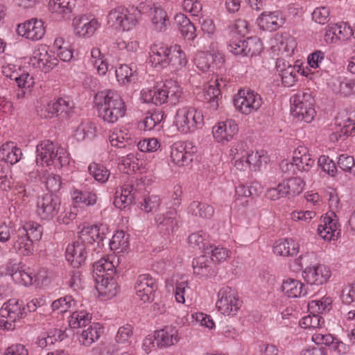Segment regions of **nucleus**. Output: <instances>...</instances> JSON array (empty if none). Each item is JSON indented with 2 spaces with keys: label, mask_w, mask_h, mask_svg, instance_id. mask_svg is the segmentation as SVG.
Returning <instances> with one entry per match:
<instances>
[{
  "label": "nucleus",
  "mask_w": 355,
  "mask_h": 355,
  "mask_svg": "<svg viewBox=\"0 0 355 355\" xmlns=\"http://www.w3.org/2000/svg\"><path fill=\"white\" fill-rule=\"evenodd\" d=\"M163 85L167 95V100H169L172 104L178 103L182 91L178 83L173 80H168Z\"/></svg>",
  "instance_id": "obj_55"
},
{
  "label": "nucleus",
  "mask_w": 355,
  "mask_h": 355,
  "mask_svg": "<svg viewBox=\"0 0 355 355\" xmlns=\"http://www.w3.org/2000/svg\"><path fill=\"white\" fill-rule=\"evenodd\" d=\"M139 16V12L135 8L118 6L109 12L107 17L109 22L123 31H128L137 25Z\"/></svg>",
  "instance_id": "obj_6"
},
{
  "label": "nucleus",
  "mask_w": 355,
  "mask_h": 355,
  "mask_svg": "<svg viewBox=\"0 0 355 355\" xmlns=\"http://www.w3.org/2000/svg\"><path fill=\"white\" fill-rule=\"evenodd\" d=\"M273 252L279 256H293L299 252V244L293 239H280L273 245Z\"/></svg>",
  "instance_id": "obj_41"
},
{
  "label": "nucleus",
  "mask_w": 355,
  "mask_h": 355,
  "mask_svg": "<svg viewBox=\"0 0 355 355\" xmlns=\"http://www.w3.org/2000/svg\"><path fill=\"white\" fill-rule=\"evenodd\" d=\"M22 151L14 142L8 141L0 147V160L11 165L19 162L22 157Z\"/></svg>",
  "instance_id": "obj_34"
},
{
  "label": "nucleus",
  "mask_w": 355,
  "mask_h": 355,
  "mask_svg": "<svg viewBox=\"0 0 355 355\" xmlns=\"http://www.w3.org/2000/svg\"><path fill=\"white\" fill-rule=\"evenodd\" d=\"M333 300L329 296H324L320 300H313L309 302L308 309L311 313L320 314L327 313L332 309Z\"/></svg>",
  "instance_id": "obj_47"
},
{
  "label": "nucleus",
  "mask_w": 355,
  "mask_h": 355,
  "mask_svg": "<svg viewBox=\"0 0 355 355\" xmlns=\"http://www.w3.org/2000/svg\"><path fill=\"white\" fill-rule=\"evenodd\" d=\"M31 62L35 67L44 72H48L58 65V60L54 52L49 51L46 45H40L34 50Z\"/></svg>",
  "instance_id": "obj_14"
},
{
  "label": "nucleus",
  "mask_w": 355,
  "mask_h": 355,
  "mask_svg": "<svg viewBox=\"0 0 355 355\" xmlns=\"http://www.w3.org/2000/svg\"><path fill=\"white\" fill-rule=\"evenodd\" d=\"M109 141L113 147L119 148H125L132 144V134L124 126L116 127L110 131Z\"/></svg>",
  "instance_id": "obj_35"
},
{
  "label": "nucleus",
  "mask_w": 355,
  "mask_h": 355,
  "mask_svg": "<svg viewBox=\"0 0 355 355\" xmlns=\"http://www.w3.org/2000/svg\"><path fill=\"white\" fill-rule=\"evenodd\" d=\"M71 198L76 204L91 206L96 204V194L92 191H82L77 189L71 193Z\"/></svg>",
  "instance_id": "obj_53"
},
{
  "label": "nucleus",
  "mask_w": 355,
  "mask_h": 355,
  "mask_svg": "<svg viewBox=\"0 0 355 355\" xmlns=\"http://www.w3.org/2000/svg\"><path fill=\"white\" fill-rule=\"evenodd\" d=\"M93 103L98 117L109 124L118 122L127 112L124 100L116 91L112 89L98 92L94 95Z\"/></svg>",
  "instance_id": "obj_1"
},
{
  "label": "nucleus",
  "mask_w": 355,
  "mask_h": 355,
  "mask_svg": "<svg viewBox=\"0 0 355 355\" xmlns=\"http://www.w3.org/2000/svg\"><path fill=\"white\" fill-rule=\"evenodd\" d=\"M103 333V328L98 322H94L87 329L83 330L80 336V342L85 346H89L96 341Z\"/></svg>",
  "instance_id": "obj_42"
},
{
  "label": "nucleus",
  "mask_w": 355,
  "mask_h": 355,
  "mask_svg": "<svg viewBox=\"0 0 355 355\" xmlns=\"http://www.w3.org/2000/svg\"><path fill=\"white\" fill-rule=\"evenodd\" d=\"M282 290L285 295L291 298L301 297L306 295L305 285L301 281L292 278L284 280Z\"/></svg>",
  "instance_id": "obj_38"
},
{
  "label": "nucleus",
  "mask_w": 355,
  "mask_h": 355,
  "mask_svg": "<svg viewBox=\"0 0 355 355\" xmlns=\"http://www.w3.org/2000/svg\"><path fill=\"white\" fill-rule=\"evenodd\" d=\"M174 123L181 133L194 132L203 126L204 116L201 110L194 107H182L176 111Z\"/></svg>",
  "instance_id": "obj_4"
},
{
  "label": "nucleus",
  "mask_w": 355,
  "mask_h": 355,
  "mask_svg": "<svg viewBox=\"0 0 355 355\" xmlns=\"http://www.w3.org/2000/svg\"><path fill=\"white\" fill-rule=\"evenodd\" d=\"M217 44L211 43L209 52H199L195 58V64L197 68L202 72H207L209 70L214 72L216 66L223 62L224 59L222 54L215 49Z\"/></svg>",
  "instance_id": "obj_11"
},
{
  "label": "nucleus",
  "mask_w": 355,
  "mask_h": 355,
  "mask_svg": "<svg viewBox=\"0 0 355 355\" xmlns=\"http://www.w3.org/2000/svg\"><path fill=\"white\" fill-rule=\"evenodd\" d=\"M193 272L200 277H214L217 274L216 267L210 257L206 255L200 256L193 260Z\"/></svg>",
  "instance_id": "obj_31"
},
{
  "label": "nucleus",
  "mask_w": 355,
  "mask_h": 355,
  "mask_svg": "<svg viewBox=\"0 0 355 355\" xmlns=\"http://www.w3.org/2000/svg\"><path fill=\"white\" fill-rule=\"evenodd\" d=\"M291 112L296 114H302V107L304 105L314 106V98L311 92L307 90L306 92H299L292 96L291 98Z\"/></svg>",
  "instance_id": "obj_40"
},
{
  "label": "nucleus",
  "mask_w": 355,
  "mask_h": 355,
  "mask_svg": "<svg viewBox=\"0 0 355 355\" xmlns=\"http://www.w3.org/2000/svg\"><path fill=\"white\" fill-rule=\"evenodd\" d=\"M339 225L337 220L329 216H325L321 219L318 227V234L325 241H331L340 234Z\"/></svg>",
  "instance_id": "obj_33"
},
{
  "label": "nucleus",
  "mask_w": 355,
  "mask_h": 355,
  "mask_svg": "<svg viewBox=\"0 0 355 355\" xmlns=\"http://www.w3.org/2000/svg\"><path fill=\"white\" fill-rule=\"evenodd\" d=\"M354 88V80L346 78L337 79L333 83L334 92L343 97L353 94L355 92Z\"/></svg>",
  "instance_id": "obj_49"
},
{
  "label": "nucleus",
  "mask_w": 355,
  "mask_h": 355,
  "mask_svg": "<svg viewBox=\"0 0 355 355\" xmlns=\"http://www.w3.org/2000/svg\"><path fill=\"white\" fill-rule=\"evenodd\" d=\"M108 231L106 225L101 224L99 225H83L78 232V241L87 245H92L96 242L98 246L101 241L105 238V235Z\"/></svg>",
  "instance_id": "obj_16"
},
{
  "label": "nucleus",
  "mask_w": 355,
  "mask_h": 355,
  "mask_svg": "<svg viewBox=\"0 0 355 355\" xmlns=\"http://www.w3.org/2000/svg\"><path fill=\"white\" fill-rule=\"evenodd\" d=\"M157 229L164 234H170L178 227V213L175 207L164 211H159L154 217Z\"/></svg>",
  "instance_id": "obj_15"
},
{
  "label": "nucleus",
  "mask_w": 355,
  "mask_h": 355,
  "mask_svg": "<svg viewBox=\"0 0 355 355\" xmlns=\"http://www.w3.org/2000/svg\"><path fill=\"white\" fill-rule=\"evenodd\" d=\"M86 245L76 240L69 244L66 249V259L73 268H78L87 257Z\"/></svg>",
  "instance_id": "obj_24"
},
{
  "label": "nucleus",
  "mask_w": 355,
  "mask_h": 355,
  "mask_svg": "<svg viewBox=\"0 0 355 355\" xmlns=\"http://www.w3.org/2000/svg\"><path fill=\"white\" fill-rule=\"evenodd\" d=\"M209 250H206V253L211 254V260L212 263L216 262L220 263L224 262L230 257V251L220 245H209Z\"/></svg>",
  "instance_id": "obj_59"
},
{
  "label": "nucleus",
  "mask_w": 355,
  "mask_h": 355,
  "mask_svg": "<svg viewBox=\"0 0 355 355\" xmlns=\"http://www.w3.org/2000/svg\"><path fill=\"white\" fill-rule=\"evenodd\" d=\"M262 104L263 100L261 96L250 89H239L234 97L236 110L245 115L257 112Z\"/></svg>",
  "instance_id": "obj_7"
},
{
  "label": "nucleus",
  "mask_w": 355,
  "mask_h": 355,
  "mask_svg": "<svg viewBox=\"0 0 355 355\" xmlns=\"http://www.w3.org/2000/svg\"><path fill=\"white\" fill-rule=\"evenodd\" d=\"M148 16L153 29L157 32L165 31L170 25L166 11L159 5L150 8Z\"/></svg>",
  "instance_id": "obj_26"
},
{
  "label": "nucleus",
  "mask_w": 355,
  "mask_h": 355,
  "mask_svg": "<svg viewBox=\"0 0 355 355\" xmlns=\"http://www.w3.org/2000/svg\"><path fill=\"white\" fill-rule=\"evenodd\" d=\"M24 230L20 232L16 231V236L13 239L12 248L20 255L28 256L34 251L33 241L28 236L24 234Z\"/></svg>",
  "instance_id": "obj_36"
},
{
  "label": "nucleus",
  "mask_w": 355,
  "mask_h": 355,
  "mask_svg": "<svg viewBox=\"0 0 355 355\" xmlns=\"http://www.w3.org/2000/svg\"><path fill=\"white\" fill-rule=\"evenodd\" d=\"M140 98L143 102L155 105H161L167 102V95L164 85L143 89Z\"/></svg>",
  "instance_id": "obj_32"
},
{
  "label": "nucleus",
  "mask_w": 355,
  "mask_h": 355,
  "mask_svg": "<svg viewBox=\"0 0 355 355\" xmlns=\"http://www.w3.org/2000/svg\"><path fill=\"white\" fill-rule=\"evenodd\" d=\"M238 132V125L233 119L220 121L212 128L214 141L223 144L231 141Z\"/></svg>",
  "instance_id": "obj_18"
},
{
  "label": "nucleus",
  "mask_w": 355,
  "mask_h": 355,
  "mask_svg": "<svg viewBox=\"0 0 355 355\" xmlns=\"http://www.w3.org/2000/svg\"><path fill=\"white\" fill-rule=\"evenodd\" d=\"M154 335L156 338V345L160 349L175 345L180 340L178 329L172 326H167L156 331Z\"/></svg>",
  "instance_id": "obj_27"
},
{
  "label": "nucleus",
  "mask_w": 355,
  "mask_h": 355,
  "mask_svg": "<svg viewBox=\"0 0 355 355\" xmlns=\"http://www.w3.org/2000/svg\"><path fill=\"white\" fill-rule=\"evenodd\" d=\"M276 70L281 78L282 84L286 87L294 85L297 80L300 65L297 62L295 64H291L284 59L278 58L276 61Z\"/></svg>",
  "instance_id": "obj_17"
},
{
  "label": "nucleus",
  "mask_w": 355,
  "mask_h": 355,
  "mask_svg": "<svg viewBox=\"0 0 355 355\" xmlns=\"http://www.w3.org/2000/svg\"><path fill=\"white\" fill-rule=\"evenodd\" d=\"M60 205V200L57 196L44 194L37 198L36 213L42 220H51L59 213Z\"/></svg>",
  "instance_id": "obj_9"
},
{
  "label": "nucleus",
  "mask_w": 355,
  "mask_h": 355,
  "mask_svg": "<svg viewBox=\"0 0 355 355\" xmlns=\"http://www.w3.org/2000/svg\"><path fill=\"white\" fill-rule=\"evenodd\" d=\"M112 259L110 257H103L93 266L96 288L100 295L107 298L115 296L118 291V285L113 278L116 269Z\"/></svg>",
  "instance_id": "obj_2"
},
{
  "label": "nucleus",
  "mask_w": 355,
  "mask_h": 355,
  "mask_svg": "<svg viewBox=\"0 0 355 355\" xmlns=\"http://www.w3.org/2000/svg\"><path fill=\"white\" fill-rule=\"evenodd\" d=\"M75 306L76 302L73 297L70 295H67L54 300L51 304V308L53 311L62 313L71 311Z\"/></svg>",
  "instance_id": "obj_61"
},
{
  "label": "nucleus",
  "mask_w": 355,
  "mask_h": 355,
  "mask_svg": "<svg viewBox=\"0 0 355 355\" xmlns=\"http://www.w3.org/2000/svg\"><path fill=\"white\" fill-rule=\"evenodd\" d=\"M171 51L169 64H171L175 70L182 69L187 63L185 53L182 50L181 46L178 44L171 46Z\"/></svg>",
  "instance_id": "obj_50"
},
{
  "label": "nucleus",
  "mask_w": 355,
  "mask_h": 355,
  "mask_svg": "<svg viewBox=\"0 0 355 355\" xmlns=\"http://www.w3.org/2000/svg\"><path fill=\"white\" fill-rule=\"evenodd\" d=\"M302 277L307 284L320 286L329 280L331 277V271L330 268L324 264L310 263L303 270Z\"/></svg>",
  "instance_id": "obj_10"
},
{
  "label": "nucleus",
  "mask_w": 355,
  "mask_h": 355,
  "mask_svg": "<svg viewBox=\"0 0 355 355\" xmlns=\"http://www.w3.org/2000/svg\"><path fill=\"white\" fill-rule=\"evenodd\" d=\"M112 250L122 252L126 251L129 246L128 235L123 231H117L109 243Z\"/></svg>",
  "instance_id": "obj_52"
},
{
  "label": "nucleus",
  "mask_w": 355,
  "mask_h": 355,
  "mask_svg": "<svg viewBox=\"0 0 355 355\" xmlns=\"http://www.w3.org/2000/svg\"><path fill=\"white\" fill-rule=\"evenodd\" d=\"M70 157L64 148L50 140H44L37 146L36 163L38 166L62 168L69 164Z\"/></svg>",
  "instance_id": "obj_3"
},
{
  "label": "nucleus",
  "mask_w": 355,
  "mask_h": 355,
  "mask_svg": "<svg viewBox=\"0 0 355 355\" xmlns=\"http://www.w3.org/2000/svg\"><path fill=\"white\" fill-rule=\"evenodd\" d=\"M42 181L45 184L46 189L50 192H57L61 189V178L53 173H44L42 178Z\"/></svg>",
  "instance_id": "obj_63"
},
{
  "label": "nucleus",
  "mask_w": 355,
  "mask_h": 355,
  "mask_svg": "<svg viewBox=\"0 0 355 355\" xmlns=\"http://www.w3.org/2000/svg\"><path fill=\"white\" fill-rule=\"evenodd\" d=\"M2 73L6 78L14 80L21 89H31L34 84V78L28 73L24 72L19 67L8 64L2 67Z\"/></svg>",
  "instance_id": "obj_19"
},
{
  "label": "nucleus",
  "mask_w": 355,
  "mask_h": 355,
  "mask_svg": "<svg viewBox=\"0 0 355 355\" xmlns=\"http://www.w3.org/2000/svg\"><path fill=\"white\" fill-rule=\"evenodd\" d=\"M49 5L53 13L64 17L71 12L75 7L76 0H51Z\"/></svg>",
  "instance_id": "obj_48"
},
{
  "label": "nucleus",
  "mask_w": 355,
  "mask_h": 355,
  "mask_svg": "<svg viewBox=\"0 0 355 355\" xmlns=\"http://www.w3.org/2000/svg\"><path fill=\"white\" fill-rule=\"evenodd\" d=\"M17 33L31 41L41 40L45 34L44 22L37 19H31L17 26Z\"/></svg>",
  "instance_id": "obj_20"
},
{
  "label": "nucleus",
  "mask_w": 355,
  "mask_h": 355,
  "mask_svg": "<svg viewBox=\"0 0 355 355\" xmlns=\"http://www.w3.org/2000/svg\"><path fill=\"white\" fill-rule=\"evenodd\" d=\"M6 270V275H10L16 284L25 286H31L35 282H42L46 277L45 270H41L35 275L32 268L15 260L8 263Z\"/></svg>",
  "instance_id": "obj_5"
},
{
  "label": "nucleus",
  "mask_w": 355,
  "mask_h": 355,
  "mask_svg": "<svg viewBox=\"0 0 355 355\" xmlns=\"http://www.w3.org/2000/svg\"><path fill=\"white\" fill-rule=\"evenodd\" d=\"M96 126L90 121H83L76 129L73 133L74 138L78 141H82L86 139H92L95 137Z\"/></svg>",
  "instance_id": "obj_44"
},
{
  "label": "nucleus",
  "mask_w": 355,
  "mask_h": 355,
  "mask_svg": "<svg viewBox=\"0 0 355 355\" xmlns=\"http://www.w3.org/2000/svg\"><path fill=\"white\" fill-rule=\"evenodd\" d=\"M135 289L137 297L144 303L151 302L155 298L157 289V282L148 274L140 275L135 282Z\"/></svg>",
  "instance_id": "obj_12"
},
{
  "label": "nucleus",
  "mask_w": 355,
  "mask_h": 355,
  "mask_svg": "<svg viewBox=\"0 0 355 355\" xmlns=\"http://www.w3.org/2000/svg\"><path fill=\"white\" fill-rule=\"evenodd\" d=\"M242 302L237 293L229 286L221 288L218 293L216 307L225 315H234L241 306Z\"/></svg>",
  "instance_id": "obj_8"
},
{
  "label": "nucleus",
  "mask_w": 355,
  "mask_h": 355,
  "mask_svg": "<svg viewBox=\"0 0 355 355\" xmlns=\"http://www.w3.org/2000/svg\"><path fill=\"white\" fill-rule=\"evenodd\" d=\"M88 171L94 180L101 183L106 182L110 176V171L101 164L91 163L88 166Z\"/></svg>",
  "instance_id": "obj_54"
},
{
  "label": "nucleus",
  "mask_w": 355,
  "mask_h": 355,
  "mask_svg": "<svg viewBox=\"0 0 355 355\" xmlns=\"http://www.w3.org/2000/svg\"><path fill=\"white\" fill-rule=\"evenodd\" d=\"M355 36V29L347 23L334 24L328 26L324 34V40L327 44H335Z\"/></svg>",
  "instance_id": "obj_21"
},
{
  "label": "nucleus",
  "mask_w": 355,
  "mask_h": 355,
  "mask_svg": "<svg viewBox=\"0 0 355 355\" xmlns=\"http://www.w3.org/2000/svg\"><path fill=\"white\" fill-rule=\"evenodd\" d=\"M324 320L321 315L318 314L308 315L300 320V325L302 328L308 329H317L320 331L324 327Z\"/></svg>",
  "instance_id": "obj_57"
},
{
  "label": "nucleus",
  "mask_w": 355,
  "mask_h": 355,
  "mask_svg": "<svg viewBox=\"0 0 355 355\" xmlns=\"http://www.w3.org/2000/svg\"><path fill=\"white\" fill-rule=\"evenodd\" d=\"M189 214L202 218H211L214 213V207L205 202L193 201L188 207Z\"/></svg>",
  "instance_id": "obj_45"
},
{
  "label": "nucleus",
  "mask_w": 355,
  "mask_h": 355,
  "mask_svg": "<svg viewBox=\"0 0 355 355\" xmlns=\"http://www.w3.org/2000/svg\"><path fill=\"white\" fill-rule=\"evenodd\" d=\"M117 81L121 85H126L134 82L137 77L135 64H121L115 71Z\"/></svg>",
  "instance_id": "obj_43"
},
{
  "label": "nucleus",
  "mask_w": 355,
  "mask_h": 355,
  "mask_svg": "<svg viewBox=\"0 0 355 355\" xmlns=\"http://www.w3.org/2000/svg\"><path fill=\"white\" fill-rule=\"evenodd\" d=\"M175 20L178 24L179 30L184 38L193 40L196 37V28L189 18L183 14H179L176 15Z\"/></svg>",
  "instance_id": "obj_46"
},
{
  "label": "nucleus",
  "mask_w": 355,
  "mask_h": 355,
  "mask_svg": "<svg viewBox=\"0 0 355 355\" xmlns=\"http://www.w3.org/2000/svg\"><path fill=\"white\" fill-rule=\"evenodd\" d=\"M25 309L22 302L10 299L3 303L0 309V316L9 320L13 324L25 316Z\"/></svg>",
  "instance_id": "obj_23"
},
{
  "label": "nucleus",
  "mask_w": 355,
  "mask_h": 355,
  "mask_svg": "<svg viewBox=\"0 0 355 355\" xmlns=\"http://www.w3.org/2000/svg\"><path fill=\"white\" fill-rule=\"evenodd\" d=\"M258 25L265 31H274L284 23V19L279 10L263 12L257 19Z\"/></svg>",
  "instance_id": "obj_25"
},
{
  "label": "nucleus",
  "mask_w": 355,
  "mask_h": 355,
  "mask_svg": "<svg viewBox=\"0 0 355 355\" xmlns=\"http://www.w3.org/2000/svg\"><path fill=\"white\" fill-rule=\"evenodd\" d=\"M135 189L133 185L125 184L115 192L114 205L119 209H124L130 205L134 199Z\"/></svg>",
  "instance_id": "obj_37"
},
{
  "label": "nucleus",
  "mask_w": 355,
  "mask_h": 355,
  "mask_svg": "<svg viewBox=\"0 0 355 355\" xmlns=\"http://www.w3.org/2000/svg\"><path fill=\"white\" fill-rule=\"evenodd\" d=\"M196 147L191 143L178 141L171 147V160L178 166L188 165L192 162Z\"/></svg>",
  "instance_id": "obj_13"
},
{
  "label": "nucleus",
  "mask_w": 355,
  "mask_h": 355,
  "mask_svg": "<svg viewBox=\"0 0 355 355\" xmlns=\"http://www.w3.org/2000/svg\"><path fill=\"white\" fill-rule=\"evenodd\" d=\"M42 227L33 221L25 223L17 230L21 232L24 230V234L28 236L31 241H38L42 238Z\"/></svg>",
  "instance_id": "obj_58"
},
{
  "label": "nucleus",
  "mask_w": 355,
  "mask_h": 355,
  "mask_svg": "<svg viewBox=\"0 0 355 355\" xmlns=\"http://www.w3.org/2000/svg\"><path fill=\"white\" fill-rule=\"evenodd\" d=\"M208 235L203 231H199L190 234L188 237V243L190 247L194 249L202 250L204 252L209 250L210 244L207 243Z\"/></svg>",
  "instance_id": "obj_56"
},
{
  "label": "nucleus",
  "mask_w": 355,
  "mask_h": 355,
  "mask_svg": "<svg viewBox=\"0 0 355 355\" xmlns=\"http://www.w3.org/2000/svg\"><path fill=\"white\" fill-rule=\"evenodd\" d=\"M292 161L300 171H309L315 164L309 150L304 146H299L294 150Z\"/></svg>",
  "instance_id": "obj_29"
},
{
  "label": "nucleus",
  "mask_w": 355,
  "mask_h": 355,
  "mask_svg": "<svg viewBox=\"0 0 355 355\" xmlns=\"http://www.w3.org/2000/svg\"><path fill=\"white\" fill-rule=\"evenodd\" d=\"M250 168L260 170L263 164H266L268 157L263 151H245Z\"/></svg>",
  "instance_id": "obj_60"
},
{
  "label": "nucleus",
  "mask_w": 355,
  "mask_h": 355,
  "mask_svg": "<svg viewBox=\"0 0 355 355\" xmlns=\"http://www.w3.org/2000/svg\"><path fill=\"white\" fill-rule=\"evenodd\" d=\"M244 40L245 45V56H255L261 52L263 44L258 37H250Z\"/></svg>",
  "instance_id": "obj_64"
},
{
  "label": "nucleus",
  "mask_w": 355,
  "mask_h": 355,
  "mask_svg": "<svg viewBox=\"0 0 355 355\" xmlns=\"http://www.w3.org/2000/svg\"><path fill=\"white\" fill-rule=\"evenodd\" d=\"M171 46L163 44H154L149 52L150 62L155 67H166L170 63Z\"/></svg>",
  "instance_id": "obj_28"
},
{
  "label": "nucleus",
  "mask_w": 355,
  "mask_h": 355,
  "mask_svg": "<svg viewBox=\"0 0 355 355\" xmlns=\"http://www.w3.org/2000/svg\"><path fill=\"white\" fill-rule=\"evenodd\" d=\"M315 255L313 252H306L302 254L298 258L294 259L290 263V268L292 270L297 272L302 269L304 266H309L315 261Z\"/></svg>",
  "instance_id": "obj_62"
},
{
  "label": "nucleus",
  "mask_w": 355,
  "mask_h": 355,
  "mask_svg": "<svg viewBox=\"0 0 355 355\" xmlns=\"http://www.w3.org/2000/svg\"><path fill=\"white\" fill-rule=\"evenodd\" d=\"M221 83H223V85H225L223 78H219L218 76H215L204 89L203 95L205 99L210 102L214 107H218V98L220 94V87H221Z\"/></svg>",
  "instance_id": "obj_39"
},
{
  "label": "nucleus",
  "mask_w": 355,
  "mask_h": 355,
  "mask_svg": "<svg viewBox=\"0 0 355 355\" xmlns=\"http://www.w3.org/2000/svg\"><path fill=\"white\" fill-rule=\"evenodd\" d=\"M336 124L338 126V130L331 135V140H338L342 137L355 135V121L346 114H340L336 118Z\"/></svg>",
  "instance_id": "obj_30"
},
{
  "label": "nucleus",
  "mask_w": 355,
  "mask_h": 355,
  "mask_svg": "<svg viewBox=\"0 0 355 355\" xmlns=\"http://www.w3.org/2000/svg\"><path fill=\"white\" fill-rule=\"evenodd\" d=\"M74 34L80 38H89L92 37L101 24L95 18L89 19L85 15L76 17L73 19Z\"/></svg>",
  "instance_id": "obj_22"
},
{
  "label": "nucleus",
  "mask_w": 355,
  "mask_h": 355,
  "mask_svg": "<svg viewBox=\"0 0 355 355\" xmlns=\"http://www.w3.org/2000/svg\"><path fill=\"white\" fill-rule=\"evenodd\" d=\"M92 316L85 310L73 311L69 317V325L73 329H78L86 326L91 322Z\"/></svg>",
  "instance_id": "obj_51"
}]
</instances>
